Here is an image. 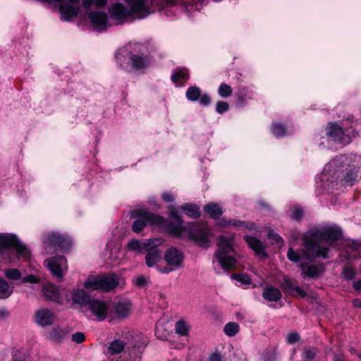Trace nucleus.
Masks as SVG:
<instances>
[{
  "instance_id": "79ce46f5",
  "label": "nucleus",
  "mask_w": 361,
  "mask_h": 361,
  "mask_svg": "<svg viewBox=\"0 0 361 361\" xmlns=\"http://www.w3.org/2000/svg\"><path fill=\"white\" fill-rule=\"evenodd\" d=\"M5 275L8 279L13 280L19 279L21 277L20 271L16 269H9L6 270Z\"/></svg>"
},
{
  "instance_id": "de8ad7c7",
  "label": "nucleus",
  "mask_w": 361,
  "mask_h": 361,
  "mask_svg": "<svg viewBox=\"0 0 361 361\" xmlns=\"http://www.w3.org/2000/svg\"><path fill=\"white\" fill-rule=\"evenodd\" d=\"M40 280L41 279L39 277L32 275V274H30V275H28V276L23 278L22 282L23 283H38L40 282Z\"/></svg>"
},
{
  "instance_id": "2f4dec72",
  "label": "nucleus",
  "mask_w": 361,
  "mask_h": 361,
  "mask_svg": "<svg viewBox=\"0 0 361 361\" xmlns=\"http://www.w3.org/2000/svg\"><path fill=\"white\" fill-rule=\"evenodd\" d=\"M185 95L189 101H197L201 96V90L197 86L190 87L186 91Z\"/></svg>"
},
{
  "instance_id": "8fccbe9b",
  "label": "nucleus",
  "mask_w": 361,
  "mask_h": 361,
  "mask_svg": "<svg viewBox=\"0 0 361 361\" xmlns=\"http://www.w3.org/2000/svg\"><path fill=\"white\" fill-rule=\"evenodd\" d=\"M71 339L76 343H81L85 341V336L82 332L78 331L72 335Z\"/></svg>"
},
{
  "instance_id": "052dcab7",
  "label": "nucleus",
  "mask_w": 361,
  "mask_h": 361,
  "mask_svg": "<svg viewBox=\"0 0 361 361\" xmlns=\"http://www.w3.org/2000/svg\"><path fill=\"white\" fill-rule=\"evenodd\" d=\"M273 238L277 242V243H279V242H282L283 241V239L282 238L276 234V233H274L273 234Z\"/></svg>"
},
{
  "instance_id": "6ab92c4d",
  "label": "nucleus",
  "mask_w": 361,
  "mask_h": 361,
  "mask_svg": "<svg viewBox=\"0 0 361 361\" xmlns=\"http://www.w3.org/2000/svg\"><path fill=\"white\" fill-rule=\"evenodd\" d=\"M341 246L346 249L348 258H356L357 257L360 256V254L357 253V252L361 250V244L357 243L353 240H343L340 237V247Z\"/></svg>"
},
{
  "instance_id": "393cba45",
  "label": "nucleus",
  "mask_w": 361,
  "mask_h": 361,
  "mask_svg": "<svg viewBox=\"0 0 361 361\" xmlns=\"http://www.w3.org/2000/svg\"><path fill=\"white\" fill-rule=\"evenodd\" d=\"M42 293L47 300L57 301L59 299L58 288L53 284L48 283L45 285L42 288Z\"/></svg>"
},
{
  "instance_id": "6e6552de",
  "label": "nucleus",
  "mask_w": 361,
  "mask_h": 361,
  "mask_svg": "<svg viewBox=\"0 0 361 361\" xmlns=\"http://www.w3.org/2000/svg\"><path fill=\"white\" fill-rule=\"evenodd\" d=\"M9 248L15 249L18 254V257L27 259L30 256V251L15 235L0 233V252L4 254V250Z\"/></svg>"
},
{
  "instance_id": "0eeeda50",
  "label": "nucleus",
  "mask_w": 361,
  "mask_h": 361,
  "mask_svg": "<svg viewBox=\"0 0 361 361\" xmlns=\"http://www.w3.org/2000/svg\"><path fill=\"white\" fill-rule=\"evenodd\" d=\"M338 124L336 122H329L324 129V135L321 136L319 147L331 152L338 149Z\"/></svg>"
},
{
  "instance_id": "58836bf2",
  "label": "nucleus",
  "mask_w": 361,
  "mask_h": 361,
  "mask_svg": "<svg viewBox=\"0 0 361 361\" xmlns=\"http://www.w3.org/2000/svg\"><path fill=\"white\" fill-rule=\"evenodd\" d=\"M133 283L136 287L144 288L147 286L149 280L144 276H137L133 278Z\"/></svg>"
},
{
  "instance_id": "5fc2aeb1",
  "label": "nucleus",
  "mask_w": 361,
  "mask_h": 361,
  "mask_svg": "<svg viewBox=\"0 0 361 361\" xmlns=\"http://www.w3.org/2000/svg\"><path fill=\"white\" fill-rule=\"evenodd\" d=\"M157 268L159 270V271L162 273V274H169L171 271H173L176 270V269H172V267H170L169 266L165 267H163V268H160L159 267H157Z\"/></svg>"
},
{
  "instance_id": "9d476101",
  "label": "nucleus",
  "mask_w": 361,
  "mask_h": 361,
  "mask_svg": "<svg viewBox=\"0 0 361 361\" xmlns=\"http://www.w3.org/2000/svg\"><path fill=\"white\" fill-rule=\"evenodd\" d=\"M44 265L49 269L51 274L60 281L63 279L68 269L66 259L61 255L45 260Z\"/></svg>"
},
{
  "instance_id": "a19ab883",
  "label": "nucleus",
  "mask_w": 361,
  "mask_h": 361,
  "mask_svg": "<svg viewBox=\"0 0 361 361\" xmlns=\"http://www.w3.org/2000/svg\"><path fill=\"white\" fill-rule=\"evenodd\" d=\"M316 355V350L312 348H307L304 349L302 353V357L305 361H311Z\"/></svg>"
},
{
  "instance_id": "c85d7f7f",
  "label": "nucleus",
  "mask_w": 361,
  "mask_h": 361,
  "mask_svg": "<svg viewBox=\"0 0 361 361\" xmlns=\"http://www.w3.org/2000/svg\"><path fill=\"white\" fill-rule=\"evenodd\" d=\"M185 213L190 217L197 219L200 216V208L194 204H187L182 207Z\"/></svg>"
},
{
  "instance_id": "680f3d73",
  "label": "nucleus",
  "mask_w": 361,
  "mask_h": 361,
  "mask_svg": "<svg viewBox=\"0 0 361 361\" xmlns=\"http://www.w3.org/2000/svg\"><path fill=\"white\" fill-rule=\"evenodd\" d=\"M354 305L355 307H361V300L359 299H356L353 301Z\"/></svg>"
},
{
  "instance_id": "f8f14e48",
  "label": "nucleus",
  "mask_w": 361,
  "mask_h": 361,
  "mask_svg": "<svg viewBox=\"0 0 361 361\" xmlns=\"http://www.w3.org/2000/svg\"><path fill=\"white\" fill-rule=\"evenodd\" d=\"M163 243L161 238H150L145 240L132 239L128 243L129 250L142 254L147 252L152 247H158Z\"/></svg>"
},
{
  "instance_id": "ea45409f",
  "label": "nucleus",
  "mask_w": 361,
  "mask_h": 361,
  "mask_svg": "<svg viewBox=\"0 0 361 361\" xmlns=\"http://www.w3.org/2000/svg\"><path fill=\"white\" fill-rule=\"evenodd\" d=\"M343 276L346 280H352L355 276V269L352 266H345L343 269Z\"/></svg>"
},
{
  "instance_id": "2eb2a0df",
  "label": "nucleus",
  "mask_w": 361,
  "mask_h": 361,
  "mask_svg": "<svg viewBox=\"0 0 361 361\" xmlns=\"http://www.w3.org/2000/svg\"><path fill=\"white\" fill-rule=\"evenodd\" d=\"M354 135L353 121L347 119L342 121L340 125V145H348Z\"/></svg>"
},
{
  "instance_id": "20e7f679",
  "label": "nucleus",
  "mask_w": 361,
  "mask_h": 361,
  "mask_svg": "<svg viewBox=\"0 0 361 361\" xmlns=\"http://www.w3.org/2000/svg\"><path fill=\"white\" fill-rule=\"evenodd\" d=\"M218 250L215 253V257L224 269L229 271L233 268L237 260L231 255L233 252V238L219 236L217 241Z\"/></svg>"
},
{
  "instance_id": "603ef678",
  "label": "nucleus",
  "mask_w": 361,
  "mask_h": 361,
  "mask_svg": "<svg viewBox=\"0 0 361 361\" xmlns=\"http://www.w3.org/2000/svg\"><path fill=\"white\" fill-rule=\"evenodd\" d=\"M209 361H223V356L219 353H212L209 356Z\"/></svg>"
},
{
  "instance_id": "0e129e2a",
  "label": "nucleus",
  "mask_w": 361,
  "mask_h": 361,
  "mask_svg": "<svg viewBox=\"0 0 361 361\" xmlns=\"http://www.w3.org/2000/svg\"><path fill=\"white\" fill-rule=\"evenodd\" d=\"M334 361H338V360L336 359V357H335Z\"/></svg>"
},
{
  "instance_id": "49530a36",
  "label": "nucleus",
  "mask_w": 361,
  "mask_h": 361,
  "mask_svg": "<svg viewBox=\"0 0 361 361\" xmlns=\"http://www.w3.org/2000/svg\"><path fill=\"white\" fill-rule=\"evenodd\" d=\"M233 278L244 284H250L251 279L247 274L233 275Z\"/></svg>"
},
{
  "instance_id": "7c9ffc66",
  "label": "nucleus",
  "mask_w": 361,
  "mask_h": 361,
  "mask_svg": "<svg viewBox=\"0 0 361 361\" xmlns=\"http://www.w3.org/2000/svg\"><path fill=\"white\" fill-rule=\"evenodd\" d=\"M271 129L272 134L278 138L285 136L287 133L286 128L281 123L277 122H274L272 123Z\"/></svg>"
},
{
  "instance_id": "7ed1b4c3",
  "label": "nucleus",
  "mask_w": 361,
  "mask_h": 361,
  "mask_svg": "<svg viewBox=\"0 0 361 361\" xmlns=\"http://www.w3.org/2000/svg\"><path fill=\"white\" fill-rule=\"evenodd\" d=\"M169 223L167 226L169 233L176 237L189 238L203 247L209 245V231L205 224H194L183 228L182 222Z\"/></svg>"
},
{
  "instance_id": "f03ea898",
  "label": "nucleus",
  "mask_w": 361,
  "mask_h": 361,
  "mask_svg": "<svg viewBox=\"0 0 361 361\" xmlns=\"http://www.w3.org/2000/svg\"><path fill=\"white\" fill-rule=\"evenodd\" d=\"M144 49V47L140 44H129L117 51V62L125 69L142 71L152 61L151 57Z\"/></svg>"
},
{
  "instance_id": "5701e85b",
  "label": "nucleus",
  "mask_w": 361,
  "mask_h": 361,
  "mask_svg": "<svg viewBox=\"0 0 361 361\" xmlns=\"http://www.w3.org/2000/svg\"><path fill=\"white\" fill-rule=\"evenodd\" d=\"M83 286L87 290L90 291L102 290V276H89L84 281Z\"/></svg>"
},
{
  "instance_id": "09e8293b",
  "label": "nucleus",
  "mask_w": 361,
  "mask_h": 361,
  "mask_svg": "<svg viewBox=\"0 0 361 361\" xmlns=\"http://www.w3.org/2000/svg\"><path fill=\"white\" fill-rule=\"evenodd\" d=\"M299 339H300V336L295 331L290 332V334H288V336L286 337V341L289 344L295 343L297 341H298Z\"/></svg>"
},
{
  "instance_id": "a878e982",
  "label": "nucleus",
  "mask_w": 361,
  "mask_h": 361,
  "mask_svg": "<svg viewBox=\"0 0 361 361\" xmlns=\"http://www.w3.org/2000/svg\"><path fill=\"white\" fill-rule=\"evenodd\" d=\"M126 342L121 339H115L109 344L108 354L111 355H117L123 352L126 348Z\"/></svg>"
},
{
  "instance_id": "f3484780",
  "label": "nucleus",
  "mask_w": 361,
  "mask_h": 361,
  "mask_svg": "<svg viewBox=\"0 0 361 361\" xmlns=\"http://www.w3.org/2000/svg\"><path fill=\"white\" fill-rule=\"evenodd\" d=\"M102 276V290L109 292L114 290L121 283V279L115 274Z\"/></svg>"
},
{
  "instance_id": "4c0bfd02",
  "label": "nucleus",
  "mask_w": 361,
  "mask_h": 361,
  "mask_svg": "<svg viewBox=\"0 0 361 361\" xmlns=\"http://www.w3.org/2000/svg\"><path fill=\"white\" fill-rule=\"evenodd\" d=\"M218 93L221 97H228L232 94V88L228 85L222 83L218 89Z\"/></svg>"
},
{
  "instance_id": "a211bd4d",
  "label": "nucleus",
  "mask_w": 361,
  "mask_h": 361,
  "mask_svg": "<svg viewBox=\"0 0 361 361\" xmlns=\"http://www.w3.org/2000/svg\"><path fill=\"white\" fill-rule=\"evenodd\" d=\"M245 240L248 244L249 247L252 250H254L256 255H257L259 257L266 258L267 257L264 252L265 246L261 240L257 238L249 235H246L245 237Z\"/></svg>"
},
{
  "instance_id": "bb28decb",
  "label": "nucleus",
  "mask_w": 361,
  "mask_h": 361,
  "mask_svg": "<svg viewBox=\"0 0 361 361\" xmlns=\"http://www.w3.org/2000/svg\"><path fill=\"white\" fill-rule=\"evenodd\" d=\"M204 211L212 219H218L222 214L221 207L215 203H209L204 207Z\"/></svg>"
},
{
  "instance_id": "69168bd1",
  "label": "nucleus",
  "mask_w": 361,
  "mask_h": 361,
  "mask_svg": "<svg viewBox=\"0 0 361 361\" xmlns=\"http://www.w3.org/2000/svg\"><path fill=\"white\" fill-rule=\"evenodd\" d=\"M360 271H361V265H360Z\"/></svg>"
},
{
  "instance_id": "4be33fe9",
  "label": "nucleus",
  "mask_w": 361,
  "mask_h": 361,
  "mask_svg": "<svg viewBox=\"0 0 361 361\" xmlns=\"http://www.w3.org/2000/svg\"><path fill=\"white\" fill-rule=\"evenodd\" d=\"M146 252L145 261L149 267H154L161 259V253L157 247H152Z\"/></svg>"
},
{
  "instance_id": "c03bdc74",
  "label": "nucleus",
  "mask_w": 361,
  "mask_h": 361,
  "mask_svg": "<svg viewBox=\"0 0 361 361\" xmlns=\"http://www.w3.org/2000/svg\"><path fill=\"white\" fill-rule=\"evenodd\" d=\"M229 107L228 104L226 102L220 101L216 103V111L219 114H221L228 111Z\"/></svg>"
},
{
  "instance_id": "b1692460",
  "label": "nucleus",
  "mask_w": 361,
  "mask_h": 361,
  "mask_svg": "<svg viewBox=\"0 0 361 361\" xmlns=\"http://www.w3.org/2000/svg\"><path fill=\"white\" fill-rule=\"evenodd\" d=\"M263 298L270 302H276L281 298V291L273 286H267L262 293Z\"/></svg>"
},
{
  "instance_id": "3c124183",
  "label": "nucleus",
  "mask_w": 361,
  "mask_h": 361,
  "mask_svg": "<svg viewBox=\"0 0 361 361\" xmlns=\"http://www.w3.org/2000/svg\"><path fill=\"white\" fill-rule=\"evenodd\" d=\"M200 104L202 106H207L210 104L211 99L208 94H201L200 97L199 98Z\"/></svg>"
},
{
  "instance_id": "864d4df0",
  "label": "nucleus",
  "mask_w": 361,
  "mask_h": 361,
  "mask_svg": "<svg viewBox=\"0 0 361 361\" xmlns=\"http://www.w3.org/2000/svg\"><path fill=\"white\" fill-rule=\"evenodd\" d=\"M163 200L166 202H171L174 200L173 195L169 192H164L161 195Z\"/></svg>"
},
{
  "instance_id": "cd10ccee",
  "label": "nucleus",
  "mask_w": 361,
  "mask_h": 361,
  "mask_svg": "<svg viewBox=\"0 0 361 361\" xmlns=\"http://www.w3.org/2000/svg\"><path fill=\"white\" fill-rule=\"evenodd\" d=\"M67 331L59 326L53 328L49 333V338L53 341H61L67 334Z\"/></svg>"
},
{
  "instance_id": "e433bc0d",
  "label": "nucleus",
  "mask_w": 361,
  "mask_h": 361,
  "mask_svg": "<svg viewBox=\"0 0 361 361\" xmlns=\"http://www.w3.org/2000/svg\"><path fill=\"white\" fill-rule=\"evenodd\" d=\"M238 323L232 322L226 324L224 328V333L228 336H234L239 331Z\"/></svg>"
},
{
  "instance_id": "72a5a7b5",
  "label": "nucleus",
  "mask_w": 361,
  "mask_h": 361,
  "mask_svg": "<svg viewBox=\"0 0 361 361\" xmlns=\"http://www.w3.org/2000/svg\"><path fill=\"white\" fill-rule=\"evenodd\" d=\"M219 224L222 226H233L235 227L246 226L249 229H252L255 227L253 224H250V226H247V224L245 221H241L239 220L226 221L225 219H222L220 221Z\"/></svg>"
},
{
  "instance_id": "c9c22d12",
  "label": "nucleus",
  "mask_w": 361,
  "mask_h": 361,
  "mask_svg": "<svg viewBox=\"0 0 361 361\" xmlns=\"http://www.w3.org/2000/svg\"><path fill=\"white\" fill-rule=\"evenodd\" d=\"M190 326L183 320L178 321L175 325L176 332L180 336H187Z\"/></svg>"
},
{
  "instance_id": "6e6d98bb",
  "label": "nucleus",
  "mask_w": 361,
  "mask_h": 361,
  "mask_svg": "<svg viewBox=\"0 0 361 361\" xmlns=\"http://www.w3.org/2000/svg\"><path fill=\"white\" fill-rule=\"evenodd\" d=\"M170 218L174 219L176 222H182L180 216L175 212H171L169 214Z\"/></svg>"
},
{
  "instance_id": "bf43d9fd",
  "label": "nucleus",
  "mask_w": 361,
  "mask_h": 361,
  "mask_svg": "<svg viewBox=\"0 0 361 361\" xmlns=\"http://www.w3.org/2000/svg\"><path fill=\"white\" fill-rule=\"evenodd\" d=\"M353 286L356 290L360 291L361 290V280L355 281L353 284Z\"/></svg>"
},
{
  "instance_id": "a18cd8bd",
  "label": "nucleus",
  "mask_w": 361,
  "mask_h": 361,
  "mask_svg": "<svg viewBox=\"0 0 361 361\" xmlns=\"http://www.w3.org/2000/svg\"><path fill=\"white\" fill-rule=\"evenodd\" d=\"M281 285L283 287L285 290L291 292L292 293H293V290H294L295 287L293 286L292 281L288 277H284L283 279Z\"/></svg>"
},
{
  "instance_id": "ddd939ff",
  "label": "nucleus",
  "mask_w": 361,
  "mask_h": 361,
  "mask_svg": "<svg viewBox=\"0 0 361 361\" xmlns=\"http://www.w3.org/2000/svg\"><path fill=\"white\" fill-rule=\"evenodd\" d=\"M184 256L181 251L171 247L168 249L164 255V260L168 266L172 267V269H178L183 267Z\"/></svg>"
},
{
  "instance_id": "9b49d317",
  "label": "nucleus",
  "mask_w": 361,
  "mask_h": 361,
  "mask_svg": "<svg viewBox=\"0 0 361 361\" xmlns=\"http://www.w3.org/2000/svg\"><path fill=\"white\" fill-rule=\"evenodd\" d=\"M109 307L107 303L99 299H91L85 305L84 312L90 313L89 317H94L97 321L104 320L108 315Z\"/></svg>"
},
{
  "instance_id": "c756f323",
  "label": "nucleus",
  "mask_w": 361,
  "mask_h": 361,
  "mask_svg": "<svg viewBox=\"0 0 361 361\" xmlns=\"http://www.w3.org/2000/svg\"><path fill=\"white\" fill-rule=\"evenodd\" d=\"M13 288L8 283L0 279V299H6L13 293Z\"/></svg>"
},
{
  "instance_id": "aec40b11",
  "label": "nucleus",
  "mask_w": 361,
  "mask_h": 361,
  "mask_svg": "<svg viewBox=\"0 0 361 361\" xmlns=\"http://www.w3.org/2000/svg\"><path fill=\"white\" fill-rule=\"evenodd\" d=\"M71 295L73 302L80 305L83 310L85 308V305L91 300L89 295L83 289H73L72 290Z\"/></svg>"
},
{
  "instance_id": "f704fd0d",
  "label": "nucleus",
  "mask_w": 361,
  "mask_h": 361,
  "mask_svg": "<svg viewBox=\"0 0 361 361\" xmlns=\"http://www.w3.org/2000/svg\"><path fill=\"white\" fill-rule=\"evenodd\" d=\"M188 78L189 75L188 70L185 68L176 71L171 76V80L175 83H177L180 80H187Z\"/></svg>"
},
{
  "instance_id": "13d9d810",
  "label": "nucleus",
  "mask_w": 361,
  "mask_h": 361,
  "mask_svg": "<svg viewBox=\"0 0 361 361\" xmlns=\"http://www.w3.org/2000/svg\"><path fill=\"white\" fill-rule=\"evenodd\" d=\"M11 361H26V360L21 356H18L17 355V353H13V355H12V360Z\"/></svg>"
},
{
  "instance_id": "dca6fc26",
  "label": "nucleus",
  "mask_w": 361,
  "mask_h": 361,
  "mask_svg": "<svg viewBox=\"0 0 361 361\" xmlns=\"http://www.w3.org/2000/svg\"><path fill=\"white\" fill-rule=\"evenodd\" d=\"M92 26L95 30L103 31L107 28V15L102 12H91L88 15Z\"/></svg>"
},
{
  "instance_id": "37998d69",
  "label": "nucleus",
  "mask_w": 361,
  "mask_h": 361,
  "mask_svg": "<svg viewBox=\"0 0 361 361\" xmlns=\"http://www.w3.org/2000/svg\"><path fill=\"white\" fill-rule=\"evenodd\" d=\"M303 215V211L301 208L297 207H293L290 209V217L294 220H300Z\"/></svg>"
},
{
  "instance_id": "39448f33",
  "label": "nucleus",
  "mask_w": 361,
  "mask_h": 361,
  "mask_svg": "<svg viewBox=\"0 0 361 361\" xmlns=\"http://www.w3.org/2000/svg\"><path fill=\"white\" fill-rule=\"evenodd\" d=\"M338 161L333 159L325 165L321 176L322 187L330 193H334L338 188Z\"/></svg>"
},
{
  "instance_id": "1a4fd4ad",
  "label": "nucleus",
  "mask_w": 361,
  "mask_h": 361,
  "mask_svg": "<svg viewBox=\"0 0 361 361\" xmlns=\"http://www.w3.org/2000/svg\"><path fill=\"white\" fill-rule=\"evenodd\" d=\"M132 216L134 218L137 217L132 226L133 231L135 233L141 231L147 225H160L164 220L161 216L146 211H135Z\"/></svg>"
},
{
  "instance_id": "f257e3e1",
  "label": "nucleus",
  "mask_w": 361,
  "mask_h": 361,
  "mask_svg": "<svg viewBox=\"0 0 361 361\" xmlns=\"http://www.w3.org/2000/svg\"><path fill=\"white\" fill-rule=\"evenodd\" d=\"M338 234L337 226H322L310 229L302 235V246L300 253L293 247H290L287 252L288 259L293 262L298 263L302 269V274L308 277H315L319 274L318 267L310 265L305 269V266L316 258L328 257L330 242L335 240Z\"/></svg>"
},
{
  "instance_id": "473e14b6",
  "label": "nucleus",
  "mask_w": 361,
  "mask_h": 361,
  "mask_svg": "<svg viewBox=\"0 0 361 361\" xmlns=\"http://www.w3.org/2000/svg\"><path fill=\"white\" fill-rule=\"evenodd\" d=\"M357 169L355 168L350 169L348 171L344 176L343 182L347 185H353L357 180Z\"/></svg>"
},
{
  "instance_id": "4468645a",
  "label": "nucleus",
  "mask_w": 361,
  "mask_h": 361,
  "mask_svg": "<svg viewBox=\"0 0 361 361\" xmlns=\"http://www.w3.org/2000/svg\"><path fill=\"white\" fill-rule=\"evenodd\" d=\"M55 321L54 313L47 308H40L35 312V322L40 326H51Z\"/></svg>"
},
{
  "instance_id": "4d7b16f0",
  "label": "nucleus",
  "mask_w": 361,
  "mask_h": 361,
  "mask_svg": "<svg viewBox=\"0 0 361 361\" xmlns=\"http://www.w3.org/2000/svg\"><path fill=\"white\" fill-rule=\"evenodd\" d=\"M293 291H295V293L298 294V295H300V297L305 296V291L299 287H295Z\"/></svg>"
},
{
  "instance_id": "412c9836",
  "label": "nucleus",
  "mask_w": 361,
  "mask_h": 361,
  "mask_svg": "<svg viewBox=\"0 0 361 361\" xmlns=\"http://www.w3.org/2000/svg\"><path fill=\"white\" fill-rule=\"evenodd\" d=\"M131 303L128 300H121L116 302L114 305V312L119 319L127 317L131 310Z\"/></svg>"
},
{
  "instance_id": "e2e57ef3",
  "label": "nucleus",
  "mask_w": 361,
  "mask_h": 361,
  "mask_svg": "<svg viewBox=\"0 0 361 361\" xmlns=\"http://www.w3.org/2000/svg\"><path fill=\"white\" fill-rule=\"evenodd\" d=\"M333 204H336V200L334 201H332Z\"/></svg>"
},
{
  "instance_id": "423d86ee",
  "label": "nucleus",
  "mask_w": 361,
  "mask_h": 361,
  "mask_svg": "<svg viewBox=\"0 0 361 361\" xmlns=\"http://www.w3.org/2000/svg\"><path fill=\"white\" fill-rule=\"evenodd\" d=\"M42 240L44 249L49 253L57 250L63 252L68 251L71 245V240L69 238L55 232L43 233Z\"/></svg>"
}]
</instances>
